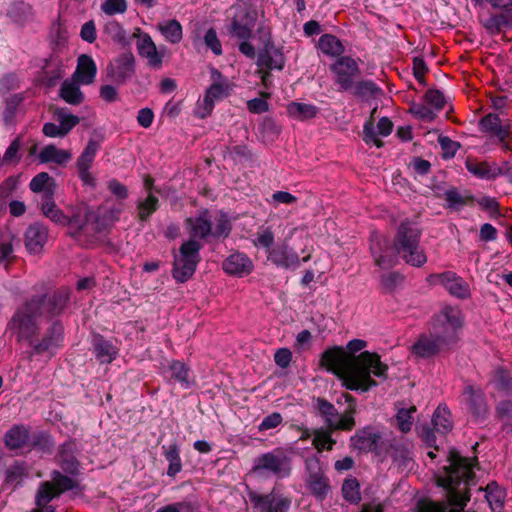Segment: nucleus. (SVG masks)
I'll list each match as a JSON object with an SVG mask.
<instances>
[{
  "label": "nucleus",
  "mask_w": 512,
  "mask_h": 512,
  "mask_svg": "<svg viewBox=\"0 0 512 512\" xmlns=\"http://www.w3.org/2000/svg\"><path fill=\"white\" fill-rule=\"evenodd\" d=\"M366 346L365 340H350L346 345V351L338 346L325 350L320 363L328 371L336 374L346 389L368 392L378 385L372 376L382 381L387 380L389 367L381 361L380 355L376 352L363 351L358 356L354 355Z\"/></svg>",
  "instance_id": "f257e3e1"
},
{
  "label": "nucleus",
  "mask_w": 512,
  "mask_h": 512,
  "mask_svg": "<svg viewBox=\"0 0 512 512\" xmlns=\"http://www.w3.org/2000/svg\"><path fill=\"white\" fill-rule=\"evenodd\" d=\"M34 289L37 292L16 310L9 322L10 328H20L21 334L26 337L38 330V318L61 315L70 301V290L67 287H60L51 293L44 291L43 284Z\"/></svg>",
  "instance_id": "f03ea898"
},
{
  "label": "nucleus",
  "mask_w": 512,
  "mask_h": 512,
  "mask_svg": "<svg viewBox=\"0 0 512 512\" xmlns=\"http://www.w3.org/2000/svg\"><path fill=\"white\" fill-rule=\"evenodd\" d=\"M448 461L449 465L445 467L446 476L439 480V485L448 490L451 504L462 510L470 500L467 486L475 478L473 461L462 457L456 450L450 451Z\"/></svg>",
  "instance_id": "7ed1b4c3"
},
{
  "label": "nucleus",
  "mask_w": 512,
  "mask_h": 512,
  "mask_svg": "<svg viewBox=\"0 0 512 512\" xmlns=\"http://www.w3.org/2000/svg\"><path fill=\"white\" fill-rule=\"evenodd\" d=\"M422 231L410 219L403 220L397 228L393 247L405 263L413 267H422L427 262L424 249L420 246Z\"/></svg>",
  "instance_id": "20e7f679"
},
{
  "label": "nucleus",
  "mask_w": 512,
  "mask_h": 512,
  "mask_svg": "<svg viewBox=\"0 0 512 512\" xmlns=\"http://www.w3.org/2000/svg\"><path fill=\"white\" fill-rule=\"evenodd\" d=\"M345 403L346 408L340 414L335 406L325 398L314 399V407L323 418L326 427L332 430L351 431L356 426L357 400L349 393H342L337 404Z\"/></svg>",
  "instance_id": "39448f33"
},
{
  "label": "nucleus",
  "mask_w": 512,
  "mask_h": 512,
  "mask_svg": "<svg viewBox=\"0 0 512 512\" xmlns=\"http://www.w3.org/2000/svg\"><path fill=\"white\" fill-rule=\"evenodd\" d=\"M462 325L461 311L456 307L446 306L433 318L429 332L447 351L457 343Z\"/></svg>",
  "instance_id": "423d86ee"
},
{
  "label": "nucleus",
  "mask_w": 512,
  "mask_h": 512,
  "mask_svg": "<svg viewBox=\"0 0 512 512\" xmlns=\"http://www.w3.org/2000/svg\"><path fill=\"white\" fill-rule=\"evenodd\" d=\"M16 331L19 340H26L31 348L30 356L34 355H55L62 345L64 339V327L58 320L52 321L41 337L37 334L39 329L30 336L21 334L20 328H12Z\"/></svg>",
  "instance_id": "0eeeda50"
},
{
  "label": "nucleus",
  "mask_w": 512,
  "mask_h": 512,
  "mask_svg": "<svg viewBox=\"0 0 512 512\" xmlns=\"http://www.w3.org/2000/svg\"><path fill=\"white\" fill-rule=\"evenodd\" d=\"M291 469V457L283 448H275L257 456L251 472L261 477L284 478L290 475Z\"/></svg>",
  "instance_id": "6e6552de"
},
{
  "label": "nucleus",
  "mask_w": 512,
  "mask_h": 512,
  "mask_svg": "<svg viewBox=\"0 0 512 512\" xmlns=\"http://www.w3.org/2000/svg\"><path fill=\"white\" fill-rule=\"evenodd\" d=\"M201 249L202 244L195 239H188L181 244L172 269V276L178 283H184L194 275L201 261Z\"/></svg>",
  "instance_id": "1a4fd4ad"
},
{
  "label": "nucleus",
  "mask_w": 512,
  "mask_h": 512,
  "mask_svg": "<svg viewBox=\"0 0 512 512\" xmlns=\"http://www.w3.org/2000/svg\"><path fill=\"white\" fill-rule=\"evenodd\" d=\"M370 252L375 265L381 269H390L398 262L397 253L391 247L390 240L377 232L371 234Z\"/></svg>",
  "instance_id": "9d476101"
},
{
  "label": "nucleus",
  "mask_w": 512,
  "mask_h": 512,
  "mask_svg": "<svg viewBox=\"0 0 512 512\" xmlns=\"http://www.w3.org/2000/svg\"><path fill=\"white\" fill-rule=\"evenodd\" d=\"M248 498L253 508L258 512H288L291 500L282 495H276L274 491L260 494L254 490H248Z\"/></svg>",
  "instance_id": "9b49d317"
},
{
  "label": "nucleus",
  "mask_w": 512,
  "mask_h": 512,
  "mask_svg": "<svg viewBox=\"0 0 512 512\" xmlns=\"http://www.w3.org/2000/svg\"><path fill=\"white\" fill-rule=\"evenodd\" d=\"M305 464L308 472L306 487L315 498L323 500L330 490L329 479L317 458L307 459Z\"/></svg>",
  "instance_id": "f8f14e48"
},
{
  "label": "nucleus",
  "mask_w": 512,
  "mask_h": 512,
  "mask_svg": "<svg viewBox=\"0 0 512 512\" xmlns=\"http://www.w3.org/2000/svg\"><path fill=\"white\" fill-rule=\"evenodd\" d=\"M350 447L359 452H372L379 455L383 449L382 435L372 426L358 429L350 437Z\"/></svg>",
  "instance_id": "ddd939ff"
},
{
  "label": "nucleus",
  "mask_w": 512,
  "mask_h": 512,
  "mask_svg": "<svg viewBox=\"0 0 512 512\" xmlns=\"http://www.w3.org/2000/svg\"><path fill=\"white\" fill-rule=\"evenodd\" d=\"M235 85H210L204 94L203 100L198 101L196 115L205 119L213 112L215 103L231 95Z\"/></svg>",
  "instance_id": "4468645a"
},
{
  "label": "nucleus",
  "mask_w": 512,
  "mask_h": 512,
  "mask_svg": "<svg viewBox=\"0 0 512 512\" xmlns=\"http://www.w3.org/2000/svg\"><path fill=\"white\" fill-rule=\"evenodd\" d=\"M433 429L423 427L421 435L423 440L429 445L433 446L435 443L434 431L445 435L453 428L451 412L446 406L439 405L435 410L432 418Z\"/></svg>",
  "instance_id": "2eb2a0df"
},
{
  "label": "nucleus",
  "mask_w": 512,
  "mask_h": 512,
  "mask_svg": "<svg viewBox=\"0 0 512 512\" xmlns=\"http://www.w3.org/2000/svg\"><path fill=\"white\" fill-rule=\"evenodd\" d=\"M98 214L87 205L76 207L71 216H67L64 226L68 227V234L71 237H78L85 231L90 223L97 222Z\"/></svg>",
  "instance_id": "dca6fc26"
},
{
  "label": "nucleus",
  "mask_w": 512,
  "mask_h": 512,
  "mask_svg": "<svg viewBox=\"0 0 512 512\" xmlns=\"http://www.w3.org/2000/svg\"><path fill=\"white\" fill-rule=\"evenodd\" d=\"M502 12H486L479 14V22L490 35H498L506 29L512 28V5Z\"/></svg>",
  "instance_id": "f3484780"
},
{
  "label": "nucleus",
  "mask_w": 512,
  "mask_h": 512,
  "mask_svg": "<svg viewBox=\"0 0 512 512\" xmlns=\"http://www.w3.org/2000/svg\"><path fill=\"white\" fill-rule=\"evenodd\" d=\"M427 280L432 284L442 285L451 295L460 299H465L470 294L468 284L451 271L441 274H430Z\"/></svg>",
  "instance_id": "a211bd4d"
},
{
  "label": "nucleus",
  "mask_w": 512,
  "mask_h": 512,
  "mask_svg": "<svg viewBox=\"0 0 512 512\" xmlns=\"http://www.w3.org/2000/svg\"><path fill=\"white\" fill-rule=\"evenodd\" d=\"M259 42L258 60L256 64H283V53L272 41L271 33L268 29L261 27L258 29Z\"/></svg>",
  "instance_id": "6ab92c4d"
},
{
  "label": "nucleus",
  "mask_w": 512,
  "mask_h": 512,
  "mask_svg": "<svg viewBox=\"0 0 512 512\" xmlns=\"http://www.w3.org/2000/svg\"><path fill=\"white\" fill-rule=\"evenodd\" d=\"M460 403L465 405L476 418H482L487 413V404L483 390L472 384H466L460 395Z\"/></svg>",
  "instance_id": "aec40b11"
},
{
  "label": "nucleus",
  "mask_w": 512,
  "mask_h": 512,
  "mask_svg": "<svg viewBox=\"0 0 512 512\" xmlns=\"http://www.w3.org/2000/svg\"><path fill=\"white\" fill-rule=\"evenodd\" d=\"M76 448V442L69 439L59 446L55 458L62 471L71 476L80 474V462L75 456Z\"/></svg>",
  "instance_id": "412c9836"
},
{
  "label": "nucleus",
  "mask_w": 512,
  "mask_h": 512,
  "mask_svg": "<svg viewBox=\"0 0 512 512\" xmlns=\"http://www.w3.org/2000/svg\"><path fill=\"white\" fill-rule=\"evenodd\" d=\"M268 260L283 269L300 266L299 255L286 242L274 246L268 253Z\"/></svg>",
  "instance_id": "4be33fe9"
},
{
  "label": "nucleus",
  "mask_w": 512,
  "mask_h": 512,
  "mask_svg": "<svg viewBox=\"0 0 512 512\" xmlns=\"http://www.w3.org/2000/svg\"><path fill=\"white\" fill-rule=\"evenodd\" d=\"M330 69L340 92H351L361 76L359 66H330Z\"/></svg>",
  "instance_id": "5701e85b"
},
{
  "label": "nucleus",
  "mask_w": 512,
  "mask_h": 512,
  "mask_svg": "<svg viewBox=\"0 0 512 512\" xmlns=\"http://www.w3.org/2000/svg\"><path fill=\"white\" fill-rule=\"evenodd\" d=\"M119 348L112 340L101 334H94L92 338V353L100 364H110L118 356Z\"/></svg>",
  "instance_id": "b1692460"
},
{
  "label": "nucleus",
  "mask_w": 512,
  "mask_h": 512,
  "mask_svg": "<svg viewBox=\"0 0 512 512\" xmlns=\"http://www.w3.org/2000/svg\"><path fill=\"white\" fill-rule=\"evenodd\" d=\"M185 222L190 228L189 239H206L212 234V218L207 209L200 211L196 217L187 218Z\"/></svg>",
  "instance_id": "393cba45"
},
{
  "label": "nucleus",
  "mask_w": 512,
  "mask_h": 512,
  "mask_svg": "<svg viewBox=\"0 0 512 512\" xmlns=\"http://www.w3.org/2000/svg\"><path fill=\"white\" fill-rule=\"evenodd\" d=\"M137 51L139 55L149 60V64H161L167 53V49L164 46L156 47L151 36L147 33L139 36Z\"/></svg>",
  "instance_id": "a878e982"
},
{
  "label": "nucleus",
  "mask_w": 512,
  "mask_h": 512,
  "mask_svg": "<svg viewBox=\"0 0 512 512\" xmlns=\"http://www.w3.org/2000/svg\"><path fill=\"white\" fill-rule=\"evenodd\" d=\"M411 349L416 357L423 359L432 358L445 351L430 332L421 334Z\"/></svg>",
  "instance_id": "bb28decb"
},
{
  "label": "nucleus",
  "mask_w": 512,
  "mask_h": 512,
  "mask_svg": "<svg viewBox=\"0 0 512 512\" xmlns=\"http://www.w3.org/2000/svg\"><path fill=\"white\" fill-rule=\"evenodd\" d=\"M222 267L229 275L243 277L252 272L253 263L245 254L237 252L224 260Z\"/></svg>",
  "instance_id": "cd10ccee"
},
{
  "label": "nucleus",
  "mask_w": 512,
  "mask_h": 512,
  "mask_svg": "<svg viewBox=\"0 0 512 512\" xmlns=\"http://www.w3.org/2000/svg\"><path fill=\"white\" fill-rule=\"evenodd\" d=\"M6 16L16 25L23 27L34 20L35 12L29 3L23 0H15L9 5Z\"/></svg>",
  "instance_id": "c85d7f7f"
},
{
  "label": "nucleus",
  "mask_w": 512,
  "mask_h": 512,
  "mask_svg": "<svg viewBox=\"0 0 512 512\" xmlns=\"http://www.w3.org/2000/svg\"><path fill=\"white\" fill-rule=\"evenodd\" d=\"M25 246L30 253H39L47 241L48 229L43 224L34 223L25 232Z\"/></svg>",
  "instance_id": "c756f323"
},
{
  "label": "nucleus",
  "mask_w": 512,
  "mask_h": 512,
  "mask_svg": "<svg viewBox=\"0 0 512 512\" xmlns=\"http://www.w3.org/2000/svg\"><path fill=\"white\" fill-rule=\"evenodd\" d=\"M254 19L249 11H246L243 16H234L228 26V33L240 40H249L252 36L254 28Z\"/></svg>",
  "instance_id": "7c9ffc66"
},
{
  "label": "nucleus",
  "mask_w": 512,
  "mask_h": 512,
  "mask_svg": "<svg viewBox=\"0 0 512 512\" xmlns=\"http://www.w3.org/2000/svg\"><path fill=\"white\" fill-rule=\"evenodd\" d=\"M466 169L475 177L485 180H494L498 176H502L503 169L496 164H490L486 161L479 162L473 159H467L465 162Z\"/></svg>",
  "instance_id": "2f4dec72"
},
{
  "label": "nucleus",
  "mask_w": 512,
  "mask_h": 512,
  "mask_svg": "<svg viewBox=\"0 0 512 512\" xmlns=\"http://www.w3.org/2000/svg\"><path fill=\"white\" fill-rule=\"evenodd\" d=\"M30 439V431L25 425H13L4 435V444L9 450L24 448Z\"/></svg>",
  "instance_id": "473e14b6"
},
{
  "label": "nucleus",
  "mask_w": 512,
  "mask_h": 512,
  "mask_svg": "<svg viewBox=\"0 0 512 512\" xmlns=\"http://www.w3.org/2000/svg\"><path fill=\"white\" fill-rule=\"evenodd\" d=\"M55 180L47 173L40 172L29 183V188L34 193H42V201L54 196Z\"/></svg>",
  "instance_id": "72a5a7b5"
},
{
  "label": "nucleus",
  "mask_w": 512,
  "mask_h": 512,
  "mask_svg": "<svg viewBox=\"0 0 512 512\" xmlns=\"http://www.w3.org/2000/svg\"><path fill=\"white\" fill-rule=\"evenodd\" d=\"M59 96L70 105H80L85 99L80 84L72 77L63 81L59 89Z\"/></svg>",
  "instance_id": "f704fd0d"
},
{
  "label": "nucleus",
  "mask_w": 512,
  "mask_h": 512,
  "mask_svg": "<svg viewBox=\"0 0 512 512\" xmlns=\"http://www.w3.org/2000/svg\"><path fill=\"white\" fill-rule=\"evenodd\" d=\"M480 125L483 132L495 135L499 142H504L509 136V130L502 125L501 119L497 114L486 115L481 119Z\"/></svg>",
  "instance_id": "c9c22d12"
},
{
  "label": "nucleus",
  "mask_w": 512,
  "mask_h": 512,
  "mask_svg": "<svg viewBox=\"0 0 512 512\" xmlns=\"http://www.w3.org/2000/svg\"><path fill=\"white\" fill-rule=\"evenodd\" d=\"M30 469L26 462L15 461L11 464L5 473L6 484L13 485L14 487L20 486L23 481L29 477Z\"/></svg>",
  "instance_id": "e433bc0d"
},
{
  "label": "nucleus",
  "mask_w": 512,
  "mask_h": 512,
  "mask_svg": "<svg viewBox=\"0 0 512 512\" xmlns=\"http://www.w3.org/2000/svg\"><path fill=\"white\" fill-rule=\"evenodd\" d=\"M38 158L41 163H56L58 165H63L67 163L72 155L69 151L59 149L55 145H47L45 146L39 153Z\"/></svg>",
  "instance_id": "4c0bfd02"
},
{
  "label": "nucleus",
  "mask_w": 512,
  "mask_h": 512,
  "mask_svg": "<svg viewBox=\"0 0 512 512\" xmlns=\"http://www.w3.org/2000/svg\"><path fill=\"white\" fill-rule=\"evenodd\" d=\"M162 449L163 455L168 462L167 475L169 477H175L182 470L179 446L177 442H174L169 446H162Z\"/></svg>",
  "instance_id": "58836bf2"
},
{
  "label": "nucleus",
  "mask_w": 512,
  "mask_h": 512,
  "mask_svg": "<svg viewBox=\"0 0 512 512\" xmlns=\"http://www.w3.org/2000/svg\"><path fill=\"white\" fill-rule=\"evenodd\" d=\"M158 31L166 41L177 44L182 40L183 30L180 22L176 19H170L157 24Z\"/></svg>",
  "instance_id": "ea45409f"
},
{
  "label": "nucleus",
  "mask_w": 512,
  "mask_h": 512,
  "mask_svg": "<svg viewBox=\"0 0 512 512\" xmlns=\"http://www.w3.org/2000/svg\"><path fill=\"white\" fill-rule=\"evenodd\" d=\"M318 49L325 55L340 57L344 53L342 42L332 34H323L318 40Z\"/></svg>",
  "instance_id": "a19ab883"
},
{
  "label": "nucleus",
  "mask_w": 512,
  "mask_h": 512,
  "mask_svg": "<svg viewBox=\"0 0 512 512\" xmlns=\"http://www.w3.org/2000/svg\"><path fill=\"white\" fill-rule=\"evenodd\" d=\"M319 112V108L313 104L291 102L287 106V113L290 117L299 121H305L314 118Z\"/></svg>",
  "instance_id": "79ce46f5"
},
{
  "label": "nucleus",
  "mask_w": 512,
  "mask_h": 512,
  "mask_svg": "<svg viewBox=\"0 0 512 512\" xmlns=\"http://www.w3.org/2000/svg\"><path fill=\"white\" fill-rule=\"evenodd\" d=\"M50 476V482L53 483L55 490L59 495H62L67 491H72L79 488V482L73 479L74 476L66 473L64 474L59 470H53Z\"/></svg>",
  "instance_id": "37998d69"
},
{
  "label": "nucleus",
  "mask_w": 512,
  "mask_h": 512,
  "mask_svg": "<svg viewBox=\"0 0 512 512\" xmlns=\"http://www.w3.org/2000/svg\"><path fill=\"white\" fill-rule=\"evenodd\" d=\"M134 73V66H107L105 80L120 85L130 79Z\"/></svg>",
  "instance_id": "c03bdc74"
},
{
  "label": "nucleus",
  "mask_w": 512,
  "mask_h": 512,
  "mask_svg": "<svg viewBox=\"0 0 512 512\" xmlns=\"http://www.w3.org/2000/svg\"><path fill=\"white\" fill-rule=\"evenodd\" d=\"M336 430H332L328 427L318 428L313 431V446L319 451L322 452L324 450L330 451L333 449V446L336 444V441L332 438V433Z\"/></svg>",
  "instance_id": "a18cd8bd"
},
{
  "label": "nucleus",
  "mask_w": 512,
  "mask_h": 512,
  "mask_svg": "<svg viewBox=\"0 0 512 512\" xmlns=\"http://www.w3.org/2000/svg\"><path fill=\"white\" fill-rule=\"evenodd\" d=\"M444 200L446 201V207L454 210H459L465 205H468L474 201V197L471 195H462L459 190L455 187L447 189L443 194Z\"/></svg>",
  "instance_id": "49530a36"
},
{
  "label": "nucleus",
  "mask_w": 512,
  "mask_h": 512,
  "mask_svg": "<svg viewBox=\"0 0 512 512\" xmlns=\"http://www.w3.org/2000/svg\"><path fill=\"white\" fill-rule=\"evenodd\" d=\"M99 150L100 142L94 139H90L76 161L77 169H90Z\"/></svg>",
  "instance_id": "de8ad7c7"
},
{
  "label": "nucleus",
  "mask_w": 512,
  "mask_h": 512,
  "mask_svg": "<svg viewBox=\"0 0 512 512\" xmlns=\"http://www.w3.org/2000/svg\"><path fill=\"white\" fill-rule=\"evenodd\" d=\"M170 378L177 381L184 388H189L193 384L190 380L189 368L181 361H173L168 368Z\"/></svg>",
  "instance_id": "09e8293b"
},
{
  "label": "nucleus",
  "mask_w": 512,
  "mask_h": 512,
  "mask_svg": "<svg viewBox=\"0 0 512 512\" xmlns=\"http://www.w3.org/2000/svg\"><path fill=\"white\" fill-rule=\"evenodd\" d=\"M159 208V199L149 193L144 200H139L137 203L138 219L142 222L149 220L150 216Z\"/></svg>",
  "instance_id": "8fccbe9b"
},
{
  "label": "nucleus",
  "mask_w": 512,
  "mask_h": 512,
  "mask_svg": "<svg viewBox=\"0 0 512 512\" xmlns=\"http://www.w3.org/2000/svg\"><path fill=\"white\" fill-rule=\"evenodd\" d=\"M49 195L50 193L48 194V196ZM41 210L47 218H49L56 224L64 226L65 221H67V215H65L63 211L56 206L53 197H48V199L42 201Z\"/></svg>",
  "instance_id": "3c124183"
},
{
  "label": "nucleus",
  "mask_w": 512,
  "mask_h": 512,
  "mask_svg": "<svg viewBox=\"0 0 512 512\" xmlns=\"http://www.w3.org/2000/svg\"><path fill=\"white\" fill-rule=\"evenodd\" d=\"M60 495L55 490L53 483L50 481L41 482L36 496H35V504L36 506H50L49 503L54 499L59 497Z\"/></svg>",
  "instance_id": "603ef678"
},
{
  "label": "nucleus",
  "mask_w": 512,
  "mask_h": 512,
  "mask_svg": "<svg viewBox=\"0 0 512 512\" xmlns=\"http://www.w3.org/2000/svg\"><path fill=\"white\" fill-rule=\"evenodd\" d=\"M389 455L393 461L406 467L412 460L411 446L409 443H395L391 445Z\"/></svg>",
  "instance_id": "864d4df0"
},
{
  "label": "nucleus",
  "mask_w": 512,
  "mask_h": 512,
  "mask_svg": "<svg viewBox=\"0 0 512 512\" xmlns=\"http://www.w3.org/2000/svg\"><path fill=\"white\" fill-rule=\"evenodd\" d=\"M24 99L25 97L22 93L14 94L6 99L5 109L3 112V121L6 125L13 123L18 107Z\"/></svg>",
  "instance_id": "5fc2aeb1"
},
{
  "label": "nucleus",
  "mask_w": 512,
  "mask_h": 512,
  "mask_svg": "<svg viewBox=\"0 0 512 512\" xmlns=\"http://www.w3.org/2000/svg\"><path fill=\"white\" fill-rule=\"evenodd\" d=\"M378 91L379 88L373 81L363 80L361 75L351 92L353 93V95L367 100L369 98L374 97Z\"/></svg>",
  "instance_id": "6e6d98bb"
},
{
  "label": "nucleus",
  "mask_w": 512,
  "mask_h": 512,
  "mask_svg": "<svg viewBox=\"0 0 512 512\" xmlns=\"http://www.w3.org/2000/svg\"><path fill=\"white\" fill-rule=\"evenodd\" d=\"M14 236L10 233L0 235V264H8L14 259L13 248Z\"/></svg>",
  "instance_id": "4d7b16f0"
},
{
  "label": "nucleus",
  "mask_w": 512,
  "mask_h": 512,
  "mask_svg": "<svg viewBox=\"0 0 512 512\" xmlns=\"http://www.w3.org/2000/svg\"><path fill=\"white\" fill-rule=\"evenodd\" d=\"M496 412L503 423V429L508 433H512V402L510 400L499 402Z\"/></svg>",
  "instance_id": "13d9d810"
},
{
  "label": "nucleus",
  "mask_w": 512,
  "mask_h": 512,
  "mask_svg": "<svg viewBox=\"0 0 512 512\" xmlns=\"http://www.w3.org/2000/svg\"><path fill=\"white\" fill-rule=\"evenodd\" d=\"M59 126L67 135L79 122L78 116L67 113L66 109L60 108L55 112Z\"/></svg>",
  "instance_id": "bf43d9fd"
},
{
  "label": "nucleus",
  "mask_w": 512,
  "mask_h": 512,
  "mask_svg": "<svg viewBox=\"0 0 512 512\" xmlns=\"http://www.w3.org/2000/svg\"><path fill=\"white\" fill-rule=\"evenodd\" d=\"M232 230V224L230 219L225 213H221L218 218H216L215 227L212 228L211 237L215 239L219 238H227Z\"/></svg>",
  "instance_id": "052dcab7"
},
{
  "label": "nucleus",
  "mask_w": 512,
  "mask_h": 512,
  "mask_svg": "<svg viewBox=\"0 0 512 512\" xmlns=\"http://www.w3.org/2000/svg\"><path fill=\"white\" fill-rule=\"evenodd\" d=\"M96 73V66H76L72 78L80 85H89L93 83Z\"/></svg>",
  "instance_id": "680f3d73"
},
{
  "label": "nucleus",
  "mask_w": 512,
  "mask_h": 512,
  "mask_svg": "<svg viewBox=\"0 0 512 512\" xmlns=\"http://www.w3.org/2000/svg\"><path fill=\"white\" fill-rule=\"evenodd\" d=\"M342 494L350 503H358L361 499L359 483L356 478L346 479L342 485Z\"/></svg>",
  "instance_id": "e2e57ef3"
},
{
  "label": "nucleus",
  "mask_w": 512,
  "mask_h": 512,
  "mask_svg": "<svg viewBox=\"0 0 512 512\" xmlns=\"http://www.w3.org/2000/svg\"><path fill=\"white\" fill-rule=\"evenodd\" d=\"M414 412H416L415 406L409 409L402 408L398 410L396 414V422L400 431L407 433L411 430Z\"/></svg>",
  "instance_id": "0e129e2a"
},
{
  "label": "nucleus",
  "mask_w": 512,
  "mask_h": 512,
  "mask_svg": "<svg viewBox=\"0 0 512 512\" xmlns=\"http://www.w3.org/2000/svg\"><path fill=\"white\" fill-rule=\"evenodd\" d=\"M32 447L39 449L43 453L51 454L55 447V442L49 434L40 432L33 437Z\"/></svg>",
  "instance_id": "69168bd1"
},
{
  "label": "nucleus",
  "mask_w": 512,
  "mask_h": 512,
  "mask_svg": "<svg viewBox=\"0 0 512 512\" xmlns=\"http://www.w3.org/2000/svg\"><path fill=\"white\" fill-rule=\"evenodd\" d=\"M410 112L417 119L426 122H431L436 118V112L426 103H413L410 106Z\"/></svg>",
  "instance_id": "338daca9"
},
{
  "label": "nucleus",
  "mask_w": 512,
  "mask_h": 512,
  "mask_svg": "<svg viewBox=\"0 0 512 512\" xmlns=\"http://www.w3.org/2000/svg\"><path fill=\"white\" fill-rule=\"evenodd\" d=\"M425 103L430 106L435 112L444 108L445 98L439 90L429 89L424 94Z\"/></svg>",
  "instance_id": "774afa93"
}]
</instances>
